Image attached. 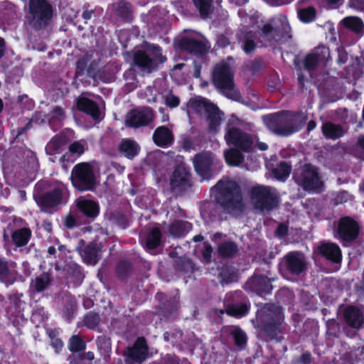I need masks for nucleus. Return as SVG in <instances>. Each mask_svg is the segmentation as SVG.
I'll return each instance as SVG.
<instances>
[{
	"instance_id": "6",
	"label": "nucleus",
	"mask_w": 364,
	"mask_h": 364,
	"mask_svg": "<svg viewBox=\"0 0 364 364\" xmlns=\"http://www.w3.org/2000/svg\"><path fill=\"white\" fill-rule=\"evenodd\" d=\"M70 178L73 186L78 191H92L96 188L97 179L93 168L87 162L75 165Z\"/></svg>"
},
{
	"instance_id": "60",
	"label": "nucleus",
	"mask_w": 364,
	"mask_h": 364,
	"mask_svg": "<svg viewBox=\"0 0 364 364\" xmlns=\"http://www.w3.org/2000/svg\"><path fill=\"white\" fill-rule=\"evenodd\" d=\"M33 120V118H31L23 127L18 128L16 138H19L21 136L27 134V132L32 128Z\"/></svg>"
},
{
	"instance_id": "33",
	"label": "nucleus",
	"mask_w": 364,
	"mask_h": 364,
	"mask_svg": "<svg viewBox=\"0 0 364 364\" xmlns=\"http://www.w3.org/2000/svg\"><path fill=\"white\" fill-rule=\"evenodd\" d=\"M31 237V230L29 228H21L14 230L11 234L13 243L17 247L27 245Z\"/></svg>"
},
{
	"instance_id": "45",
	"label": "nucleus",
	"mask_w": 364,
	"mask_h": 364,
	"mask_svg": "<svg viewBox=\"0 0 364 364\" xmlns=\"http://www.w3.org/2000/svg\"><path fill=\"white\" fill-rule=\"evenodd\" d=\"M231 333L237 346H242L245 344L247 341V336L245 333L240 328L237 327L234 328L232 330Z\"/></svg>"
},
{
	"instance_id": "62",
	"label": "nucleus",
	"mask_w": 364,
	"mask_h": 364,
	"mask_svg": "<svg viewBox=\"0 0 364 364\" xmlns=\"http://www.w3.org/2000/svg\"><path fill=\"white\" fill-rule=\"evenodd\" d=\"M76 225H77V221H76L75 218L73 215L68 214L66 216L65 220V227L69 229H71V228H75L76 226Z\"/></svg>"
},
{
	"instance_id": "27",
	"label": "nucleus",
	"mask_w": 364,
	"mask_h": 364,
	"mask_svg": "<svg viewBox=\"0 0 364 364\" xmlns=\"http://www.w3.org/2000/svg\"><path fill=\"white\" fill-rule=\"evenodd\" d=\"M321 132L326 139L336 140L344 135V130L341 124L326 122L321 126Z\"/></svg>"
},
{
	"instance_id": "58",
	"label": "nucleus",
	"mask_w": 364,
	"mask_h": 364,
	"mask_svg": "<svg viewBox=\"0 0 364 364\" xmlns=\"http://www.w3.org/2000/svg\"><path fill=\"white\" fill-rule=\"evenodd\" d=\"M166 104L168 107L171 108L177 107L180 104V99L178 97L174 95H171L166 97Z\"/></svg>"
},
{
	"instance_id": "54",
	"label": "nucleus",
	"mask_w": 364,
	"mask_h": 364,
	"mask_svg": "<svg viewBox=\"0 0 364 364\" xmlns=\"http://www.w3.org/2000/svg\"><path fill=\"white\" fill-rule=\"evenodd\" d=\"M226 238L227 235L220 232H217L212 236L211 241L218 247L220 246V244H223Z\"/></svg>"
},
{
	"instance_id": "40",
	"label": "nucleus",
	"mask_w": 364,
	"mask_h": 364,
	"mask_svg": "<svg viewBox=\"0 0 364 364\" xmlns=\"http://www.w3.org/2000/svg\"><path fill=\"white\" fill-rule=\"evenodd\" d=\"M192 1L202 18H206L210 14L213 0H192Z\"/></svg>"
},
{
	"instance_id": "41",
	"label": "nucleus",
	"mask_w": 364,
	"mask_h": 364,
	"mask_svg": "<svg viewBox=\"0 0 364 364\" xmlns=\"http://www.w3.org/2000/svg\"><path fill=\"white\" fill-rule=\"evenodd\" d=\"M249 306L246 304H236L227 309V313L232 316L241 317L247 314Z\"/></svg>"
},
{
	"instance_id": "64",
	"label": "nucleus",
	"mask_w": 364,
	"mask_h": 364,
	"mask_svg": "<svg viewBox=\"0 0 364 364\" xmlns=\"http://www.w3.org/2000/svg\"><path fill=\"white\" fill-rule=\"evenodd\" d=\"M6 50V43L4 38L0 37V59L2 58Z\"/></svg>"
},
{
	"instance_id": "24",
	"label": "nucleus",
	"mask_w": 364,
	"mask_h": 364,
	"mask_svg": "<svg viewBox=\"0 0 364 364\" xmlns=\"http://www.w3.org/2000/svg\"><path fill=\"white\" fill-rule=\"evenodd\" d=\"M70 142V139L65 134L60 133L53 136L47 143L45 147L46 154L48 156H53L59 154L63 147Z\"/></svg>"
},
{
	"instance_id": "34",
	"label": "nucleus",
	"mask_w": 364,
	"mask_h": 364,
	"mask_svg": "<svg viewBox=\"0 0 364 364\" xmlns=\"http://www.w3.org/2000/svg\"><path fill=\"white\" fill-rule=\"evenodd\" d=\"M242 151L234 147L230 148L224 152V157L228 165L238 166L245 159Z\"/></svg>"
},
{
	"instance_id": "30",
	"label": "nucleus",
	"mask_w": 364,
	"mask_h": 364,
	"mask_svg": "<svg viewBox=\"0 0 364 364\" xmlns=\"http://www.w3.org/2000/svg\"><path fill=\"white\" fill-rule=\"evenodd\" d=\"M52 282V278L48 273H43L36 277L30 284L31 292H41L48 288Z\"/></svg>"
},
{
	"instance_id": "26",
	"label": "nucleus",
	"mask_w": 364,
	"mask_h": 364,
	"mask_svg": "<svg viewBox=\"0 0 364 364\" xmlns=\"http://www.w3.org/2000/svg\"><path fill=\"white\" fill-rule=\"evenodd\" d=\"M16 279V266L14 263L0 261V282L9 286Z\"/></svg>"
},
{
	"instance_id": "28",
	"label": "nucleus",
	"mask_w": 364,
	"mask_h": 364,
	"mask_svg": "<svg viewBox=\"0 0 364 364\" xmlns=\"http://www.w3.org/2000/svg\"><path fill=\"white\" fill-rule=\"evenodd\" d=\"M346 322L354 328H359L363 323V314L358 308L349 306L344 312Z\"/></svg>"
},
{
	"instance_id": "56",
	"label": "nucleus",
	"mask_w": 364,
	"mask_h": 364,
	"mask_svg": "<svg viewBox=\"0 0 364 364\" xmlns=\"http://www.w3.org/2000/svg\"><path fill=\"white\" fill-rule=\"evenodd\" d=\"M288 226L284 223H279L275 230V235L277 237L283 238L288 234Z\"/></svg>"
},
{
	"instance_id": "50",
	"label": "nucleus",
	"mask_w": 364,
	"mask_h": 364,
	"mask_svg": "<svg viewBox=\"0 0 364 364\" xmlns=\"http://www.w3.org/2000/svg\"><path fill=\"white\" fill-rule=\"evenodd\" d=\"M216 250H238L237 245L235 242L231 240L225 239V240L220 244Z\"/></svg>"
},
{
	"instance_id": "44",
	"label": "nucleus",
	"mask_w": 364,
	"mask_h": 364,
	"mask_svg": "<svg viewBox=\"0 0 364 364\" xmlns=\"http://www.w3.org/2000/svg\"><path fill=\"white\" fill-rule=\"evenodd\" d=\"M320 63L313 53L308 54L304 60V67L307 71H314L316 69Z\"/></svg>"
},
{
	"instance_id": "8",
	"label": "nucleus",
	"mask_w": 364,
	"mask_h": 364,
	"mask_svg": "<svg viewBox=\"0 0 364 364\" xmlns=\"http://www.w3.org/2000/svg\"><path fill=\"white\" fill-rule=\"evenodd\" d=\"M225 139L228 146L239 149L245 153L253 151L254 139L252 135L238 127L229 128L225 134Z\"/></svg>"
},
{
	"instance_id": "35",
	"label": "nucleus",
	"mask_w": 364,
	"mask_h": 364,
	"mask_svg": "<svg viewBox=\"0 0 364 364\" xmlns=\"http://www.w3.org/2000/svg\"><path fill=\"white\" fill-rule=\"evenodd\" d=\"M291 172V164L290 162L282 161L277 164V166L272 170L274 178L279 181L284 182L289 176Z\"/></svg>"
},
{
	"instance_id": "21",
	"label": "nucleus",
	"mask_w": 364,
	"mask_h": 364,
	"mask_svg": "<svg viewBox=\"0 0 364 364\" xmlns=\"http://www.w3.org/2000/svg\"><path fill=\"white\" fill-rule=\"evenodd\" d=\"M76 108L90 116L94 120H98L100 118V109L98 104L88 97H79L76 100Z\"/></svg>"
},
{
	"instance_id": "12",
	"label": "nucleus",
	"mask_w": 364,
	"mask_h": 364,
	"mask_svg": "<svg viewBox=\"0 0 364 364\" xmlns=\"http://www.w3.org/2000/svg\"><path fill=\"white\" fill-rule=\"evenodd\" d=\"M194 169L203 179L209 180L213 176V154L210 151H200L193 159Z\"/></svg>"
},
{
	"instance_id": "53",
	"label": "nucleus",
	"mask_w": 364,
	"mask_h": 364,
	"mask_svg": "<svg viewBox=\"0 0 364 364\" xmlns=\"http://www.w3.org/2000/svg\"><path fill=\"white\" fill-rule=\"evenodd\" d=\"M84 146L79 141H75L69 146V151L78 156L84 153Z\"/></svg>"
},
{
	"instance_id": "59",
	"label": "nucleus",
	"mask_w": 364,
	"mask_h": 364,
	"mask_svg": "<svg viewBox=\"0 0 364 364\" xmlns=\"http://www.w3.org/2000/svg\"><path fill=\"white\" fill-rule=\"evenodd\" d=\"M264 68L263 61L261 59L252 60L250 65V69L253 73H256Z\"/></svg>"
},
{
	"instance_id": "7",
	"label": "nucleus",
	"mask_w": 364,
	"mask_h": 364,
	"mask_svg": "<svg viewBox=\"0 0 364 364\" xmlns=\"http://www.w3.org/2000/svg\"><path fill=\"white\" fill-rule=\"evenodd\" d=\"M250 198L255 208L261 211H270L279 205L277 196L264 186H255L250 191Z\"/></svg>"
},
{
	"instance_id": "36",
	"label": "nucleus",
	"mask_w": 364,
	"mask_h": 364,
	"mask_svg": "<svg viewBox=\"0 0 364 364\" xmlns=\"http://www.w3.org/2000/svg\"><path fill=\"white\" fill-rule=\"evenodd\" d=\"M162 233L159 228H154L147 235L146 247L149 250L156 249L161 242Z\"/></svg>"
},
{
	"instance_id": "49",
	"label": "nucleus",
	"mask_w": 364,
	"mask_h": 364,
	"mask_svg": "<svg viewBox=\"0 0 364 364\" xmlns=\"http://www.w3.org/2000/svg\"><path fill=\"white\" fill-rule=\"evenodd\" d=\"M321 255L333 262L339 263L341 261V252H320Z\"/></svg>"
},
{
	"instance_id": "4",
	"label": "nucleus",
	"mask_w": 364,
	"mask_h": 364,
	"mask_svg": "<svg viewBox=\"0 0 364 364\" xmlns=\"http://www.w3.org/2000/svg\"><path fill=\"white\" fill-rule=\"evenodd\" d=\"M293 179L299 187L308 193H321L325 187L320 168L311 163H305L295 168Z\"/></svg>"
},
{
	"instance_id": "63",
	"label": "nucleus",
	"mask_w": 364,
	"mask_h": 364,
	"mask_svg": "<svg viewBox=\"0 0 364 364\" xmlns=\"http://www.w3.org/2000/svg\"><path fill=\"white\" fill-rule=\"evenodd\" d=\"M194 70L193 76L195 78H199L200 77L202 65L200 63L196 61L193 62Z\"/></svg>"
},
{
	"instance_id": "38",
	"label": "nucleus",
	"mask_w": 364,
	"mask_h": 364,
	"mask_svg": "<svg viewBox=\"0 0 364 364\" xmlns=\"http://www.w3.org/2000/svg\"><path fill=\"white\" fill-rule=\"evenodd\" d=\"M342 23L345 28L355 33H360L364 29L363 22L358 16H347L343 19Z\"/></svg>"
},
{
	"instance_id": "1",
	"label": "nucleus",
	"mask_w": 364,
	"mask_h": 364,
	"mask_svg": "<svg viewBox=\"0 0 364 364\" xmlns=\"http://www.w3.org/2000/svg\"><path fill=\"white\" fill-rule=\"evenodd\" d=\"M215 204L228 215L242 213L245 205L240 185L234 180H220L213 188Z\"/></svg>"
},
{
	"instance_id": "25",
	"label": "nucleus",
	"mask_w": 364,
	"mask_h": 364,
	"mask_svg": "<svg viewBox=\"0 0 364 364\" xmlns=\"http://www.w3.org/2000/svg\"><path fill=\"white\" fill-rule=\"evenodd\" d=\"M263 313L267 314V316L269 317L270 321H267L264 326V330L269 331V328L275 327L279 324L284 319V315L282 309L275 305H268L263 311L259 312V316H262Z\"/></svg>"
},
{
	"instance_id": "42",
	"label": "nucleus",
	"mask_w": 364,
	"mask_h": 364,
	"mask_svg": "<svg viewBox=\"0 0 364 364\" xmlns=\"http://www.w3.org/2000/svg\"><path fill=\"white\" fill-rule=\"evenodd\" d=\"M280 82V79L277 73L272 72L269 73L267 79V90L272 92L275 91L279 88Z\"/></svg>"
},
{
	"instance_id": "39",
	"label": "nucleus",
	"mask_w": 364,
	"mask_h": 364,
	"mask_svg": "<svg viewBox=\"0 0 364 364\" xmlns=\"http://www.w3.org/2000/svg\"><path fill=\"white\" fill-rule=\"evenodd\" d=\"M313 55L317 60L323 65H326L331 58L329 48L323 45H320L312 51Z\"/></svg>"
},
{
	"instance_id": "37",
	"label": "nucleus",
	"mask_w": 364,
	"mask_h": 364,
	"mask_svg": "<svg viewBox=\"0 0 364 364\" xmlns=\"http://www.w3.org/2000/svg\"><path fill=\"white\" fill-rule=\"evenodd\" d=\"M317 11L313 6L300 8L297 10V17L304 23H310L316 18Z\"/></svg>"
},
{
	"instance_id": "5",
	"label": "nucleus",
	"mask_w": 364,
	"mask_h": 364,
	"mask_svg": "<svg viewBox=\"0 0 364 364\" xmlns=\"http://www.w3.org/2000/svg\"><path fill=\"white\" fill-rule=\"evenodd\" d=\"M26 19L28 25L35 31L46 29L50 24L53 9L48 0H29Z\"/></svg>"
},
{
	"instance_id": "32",
	"label": "nucleus",
	"mask_w": 364,
	"mask_h": 364,
	"mask_svg": "<svg viewBox=\"0 0 364 364\" xmlns=\"http://www.w3.org/2000/svg\"><path fill=\"white\" fill-rule=\"evenodd\" d=\"M284 266L294 273L301 272L304 268L303 259L295 253H289L282 262Z\"/></svg>"
},
{
	"instance_id": "2",
	"label": "nucleus",
	"mask_w": 364,
	"mask_h": 364,
	"mask_svg": "<svg viewBox=\"0 0 364 364\" xmlns=\"http://www.w3.org/2000/svg\"><path fill=\"white\" fill-rule=\"evenodd\" d=\"M308 117L301 111L281 110L262 116L267 129L279 136H289L300 131Z\"/></svg>"
},
{
	"instance_id": "52",
	"label": "nucleus",
	"mask_w": 364,
	"mask_h": 364,
	"mask_svg": "<svg viewBox=\"0 0 364 364\" xmlns=\"http://www.w3.org/2000/svg\"><path fill=\"white\" fill-rule=\"evenodd\" d=\"M87 66V63L86 60L82 59V60H79L77 61L76 72H75V75H76L77 77L80 78V77L84 76L85 70Z\"/></svg>"
},
{
	"instance_id": "13",
	"label": "nucleus",
	"mask_w": 364,
	"mask_h": 364,
	"mask_svg": "<svg viewBox=\"0 0 364 364\" xmlns=\"http://www.w3.org/2000/svg\"><path fill=\"white\" fill-rule=\"evenodd\" d=\"M154 119V115L151 109H134L127 114L125 123L127 127L136 129L148 126Z\"/></svg>"
},
{
	"instance_id": "51",
	"label": "nucleus",
	"mask_w": 364,
	"mask_h": 364,
	"mask_svg": "<svg viewBox=\"0 0 364 364\" xmlns=\"http://www.w3.org/2000/svg\"><path fill=\"white\" fill-rule=\"evenodd\" d=\"M316 250H341L339 246L332 242L323 241Z\"/></svg>"
},
{
	"instance_id": "29",
	"label": "nucleus",
	"mask_w": 364,
	"mask_h": 364,
	"mask_svg": "<svg viewBox=\"0 0 364 364\" xmlns=\"http://www.w3.org/2000/svg\"><path fill=\"white\" fill-rule=\"evenodd\" d=\"M116 15L124 22L130 23L133 20L132 4L125 1L119 0L114 6Z\"/></svg>"
},
{
	"instance_id": "18",
	"label": "nucleus",
	"mask_w": 364,
	"mask_h": 364,
	"mask_svg": "<svg viewBox=\"0 0 364 364\" xmlns=\"http://www.w3.org/2000/svg\"><path fill=\"white\" fill-rule=\"evenodd\" d=\"M257 33L259 48L275 47L277 43V32L274 27L267 23L259 27Z\"/></svg>"
},
{
	"instance_id": "47",
	"label": "nucleus",
	"mask_w": 364,
	"mask_h": 364,
	"mask_svg": "<svg viewBox=\"0 0 364 364\" xmlns=\"http://www.w3.org/2000/svg\"><path fill=\"white\" fill-rule=\"evenodd\" d=\"M85 347L84 342L77 336H73L70 339L69 349L71 351L77 352L82 350Z\"/></svg>"
},
{
	"instance_id": "14",
	"label": "nucleus",
	"mask_w": 364,
	"mask_h": 364,
	"mask_svg": "<svg viewBox=\"0 0 364 364\" xmlns=\"http://www.w3.org/2000/svg\"><path fill=\"white\" fill-rule=\"evenodd\" d=\"M191 173L183 166H177L170 178V186L173 191H185L191 186Z\"/></svg>"
},
{
	"instance_id": "17",
	"label": "nucleus",
	"mask_w": 364,
	"mask_h": 364,
	"mask_svg": "<svg viewBox=\"0 0 364 364\" xmlns=\"http://www.w3.org/2000/svg\"><path fill=\"white\" fill-rule=\"evenodd\" d=\"M178 48L181 50L196 56H202L208 51L207 46L203 41L188 36L181 38Z\"/></svg>"
},
{
	"instance_id": "9",
	"label": "nucleus",
	"mask_w": 364,
	"mask_h": 364,
	"mask_svg": "<svg viewBox=\"0 0 364 364\" xmlns=\"http://www.w3.org/2000/svg\"><path fill=\"white\" fill-rule=\"evenodd\" d=\"M358 223L350 216L341 217L338 223L337 234L343 247H347L358 237Z\"/></svg>"
},
{
	"instance_id": "23",
	"label": "nucleus",
	"mask_w": 364,
	"mask_h": 364,
	"mask_svg": "<svg viewBox=\"0 0 364 364\" xmlns=\"http://www.w3.org/2000/svg\"><path fill=\"white\" fill-rule=\"evenodd\" d=\"M140 150L139 144L132 138L122 139L118 145L119 154L130 160L138 156Z\"/></svg>"
},
{
	"instance_id": "61",
	"label": "nucleus",
	"mask_w": 364,
	"mask_h": 364,
	"mask_svg": "<svg viewBox=\"0 0 364 364\" xmlns=\"http://www.w3.org/2000/svg\"><path fill=\"white\" fill-rule=\"evenodd\" d=\"M348 60V55L346 50H338V58L337 63L339 65L345 64Z\"/></svg>"
},
{
	"instance_id": "46",
	"label": "nucleus",
	"mask_w": 364,
	"mask_h": 364,
	"mask_svg": "<svg viewBox=\"0 0 364 364\" xmlns=\"http://www.w3.org/2000/svg\"><path fill=\"white\" fill-rule=\"evenodd\" d=\"M80 253L83 262L87 264L94 265L100 259L97 252H80Z\"/></svg>"
},
{
	"instance_id": "19",
	"label": "nucleus",
	"mask_w": 364,
	"mask_h": 364,
	"mask_svg": "<svg viewBox=\"0 0 364 364\" xmlns=\"http://www.w3.org/2000/svg\"><path fill=\"white\" fill-rule=\"evenodd\" d=\"M127 360L133 363H140L148 356L147 348L144 338H138L132 348L125 353Z\"/></svg>"
},
{
	"instance_id": "20",
	"label": "nucleus",
	"mask_w": 364,
	"mask_h": 364,
	"mask_svg": "<svg viewBox=\"0 0 364 364\" xmlns=\"http://www.w3.org/2000/svg\"><path fill=\"white\" fill-rule=\"evenodd\" d=\"M75 203L77 210L86 218L95 219L100 213V205L95 200L79 197Z\"/></svg>"
},
{
	"instance_id": "57",
	"label": "nucleus",
	"mask_w": 364,
	"mask_h": 364,
	"mask_svg": "<svg viewBox=\"0 0 364 364\" xmlns=\"http://www.w3.org/2000/svg\"><path fill=\"white\" fill-rule=\"evenodd\" d=\"M96 68L95 65L92 63L90 64L87 66L85 70V75L84 76L81 77L82 80L84 78H95L96 77Z\"/></svg>"
},
{
	"instance_id": "55",
	"label": "nucleus",
	"mask_w": 364,
	"mask_h": 364,
	"mask_svg": "<svg viewBox=\"0 0 364 364\" xmlns=\"http://www.w3.org/2000/svg\"><path fill=\"white\" fill-rule=\"evenodd\" d=\"M348 5L350 8L358 11H364V0H349Z\"/></svg>"
},
{
	"instance_id": "11",
	"label": "nucleus",
	"mask_w": 364,
	"mask_h": 364,
	"mask_svg": "<svg viewBox=\"0 0 364 364\" xmlns=\"http://www.w3.org/2000/svg\"><path fill=\"white\" fill-rule=\"evenodd\" d=\"M213 82L219 89L230 90L233 88V74L228 63L223 62L215 65L213 72Z\"/></svg>"
},
{
	"instance_id": "48",
	"label": "nucleus",
	"mask_w": 364,
	"mask_h": 364,
	"mask_svg": "<svg viewBox=\"0 0 364 364\" xmlns=\"http://www.w3.org/2000/svg\"><path fill=\"white\" fill-rule=\"evenodd\" d=\"M114 223L120 228L125 229L129 225V220L127 215L122 213H117L113 215Z\"/></svg>"
},
{
	"instance_id": "10",
	"label": "nucleus",
	"mask_w": 364,
	"mask_h": 364,
	"mask_svg": "<svg viewBox=\"0 0 364 364\" xmlns=\"http://www.w3.org/2000/svg\"><path fill=\"white\" fill-rule=\"evenodd\" d=\"M161 49L159 46H151L148 50H137L134 55V63L142 70L151 72L156 65V61L162 58Z\"/></svg>"
},
{
	"instance_id": "3",
	"label": "nucleus",
	"mask_w": 364,
	"mask_h": 364,
	"mask_svg": "<svg viewBox=\"0 0 364 364\" xmlns=\"http://www.w3.org/2000/svg\"><path fill=\"white\" fill-rule=\"evenodd\" d=\"M47 186L45 181H38L34 186L33 198L42 213H53L63 203L65 189L62 186H55L46 191Z\"/></svg>"
},
{
	"instance_id": "31",
	"label": "nucleus",
	"mask_w": 364,
	"mask_h": 364,
	"mask_svg": "<svg viewBox=\"0 0 364 364\" xmlns=\"http://www.w3.org/2000/svg\"><path fill=\"white\" fill-rule=\"evenodd\" d=\"M192 224L188 221L176 220L171 223L169 232L174 237H182L192 229Z\"/></svg>"
},
{
	"instance_id": "43",
	"label": "nucleus",
	"mask_w": 364,
	"mask_h": 364,
	"mask_svg": "<svg viewBox=\"0 0 364 364\" xmlns=\"http://www.w3.org/2000/svg\"><path fill=\"white\" fill-rule=\"evenodd\" d=\"M65 117V111L61 107L55 106L49 114V122H61Z\"/></svg>"
},
{
	"instance_id": "16",
	"label": "nucleus",
	"mask_w": 364,
	"mask_h": 364,
	"mask_svg": "<svg viewBox=\"0 0 364 364\" xmlns=\"http://www.w3.org/2000/svg\"><path fill=\"white\" fill-rule=\"evenodd\" d=\"M235 38L238 45H240L241 49L246 55L252 54L257 48H259L257 33L252 30H247V28L240 29L235 35Z\"/></svg>"
},
{
	"instance_id": "15",
	"label": "nucleus",
	"mask_w": 364,
	"mask_h": 364,
	"mask_svg": "<svg viewBox=\"0 0 364 364\" xmlns=\"http://www.w3.org/2000/svg\"><path fill=\"white\" fill-rule=\"evenodd\" d=\"M193 104L196 107L202 108L207 113L209 129L216 130L220 123V109L218 106L205 98L196 100Z\"/></svg>"
},
{
	"instance_id": "22",
	"label": "nucleus",
	"mask_w": 364,
	"mask_h": 364,
	"mask_svg": "<svg viewBox=\"0 0 364 364\" xmlns=\"http://www.w3.org/2000/svg\"><path fill=\"white\" fill-rule=\"evenodd\" d=\"M152 139L157 146L166 148L173 144L174 136L171 130L167 127L160 126L154 130Z\"/></svg>"
}]
</instances>
